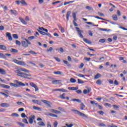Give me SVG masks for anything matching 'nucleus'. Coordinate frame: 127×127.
<instances>
[{"mask_svg": "<svg viewBox=\"0 0 127 127\" xmlns=\"http://www.w3.org/2000/svg\"><path fill=\"white\" fill-rule=\"evenodd\" d=\"M41 102H42L43 103H44V104H46L47 105V104L48 103H50V101H47V100H41Z\"/></svg>", "mask_w": 127, "mask_h": 127, "instance_id": "8fccbe9b", "label": "nucleus"}, {"mask_svg": "<svg viewBox=\"0 0 127 127\" xmlns=\"http://www.w3.org/2000/svg\"><path fill=\"white\" fill-rule=\"evenodd\" d=\"M0 49H1L2 50H6V47L4 46V45H0Z\"/></svg>", "mask_w": 127, "mask_h": 127, "instance_id": "5701e85b", "label": "nucleus"}, {"mask_svg": "<svg viewBox=\"0 0 127 127\" xmlns=\"http://www.w3.org/2000/svg\"><path fill=\"white\" fill-rule=\"evenodd\" d=\"M9 51L12 52V53H17V52H18V51H17L16 49L12 48L10 49Z\"/></svg>", "mask_w": 127, "mask_h": 127, "instance_id": "f3484780", "label": "nucleus"}, {"mask_svg": "<svg viewBox=\"0 0 127 127\" xmlns=\"http://www.w3.org/2000/svg\"><path fill=\"white\" fill-rule=\"evenodd\" d=\"M14 82L15 83H16V84H17V85H19V86H22V87L25 86V85L26 86H29V84L28 83H25V84H24L21 82L18 81V80H14Z\"/></svg>", "mask_w": 127, "mask_h": 127, "instance_id": "20e7f679", "label": "nucleus"}, {"mask_svg": "<svg viewBox=\"0 0 127 127\" xmlns=\"http://www.w3.org/2000/svg\"><path fill=\"white\" fill-rule=\"evenodd\" d=\"M99 126V127H106V125L104 123H100Z\"/></svg>", "mask_w": 127, "mask_h": 127, "instance_id": "13d9d810", "label": "nucleus"}, {"mask_svg": "<svg viewBox=\"0 0 127 127\" xmlns=\"http://www.w3.org/2000/svg\"><path fill=\"white\" fill-rule=\"evenodd\" d=\"M30 86H31V87H32L33 88H35L37 86L36 84H34V83L33 82H30Z\"/></svg>", "mask_w": 127, "mask_h": 127, "instance_id": "f704fd0d", "label": "nucleus"}, {"mask_svg": "<svg viewBox=\"0 0 127 127\" xmlns=\"http://www.w3.org/2000/svg\"><path fill=\"white\" fill-rule=\"evenodd\" d=\"M11 117H15L16 118H18V117H19V115H18V114L17 113H12Z\"/></svg>", "mask_w": 127, "mask_h": 127, "instance_id": "2f4dec72", "label": "nucleus"}, {"mask_svg": "<svg viewBox=\"0 0 127 127\" xmlns=\"http://www.w3.org/2000/svg\"><path fill=\"white\" fill-rule=\"evenodd\" d=\"M21 42H22V46H23V47H25V48L28 47V43H27V42L22 41Z\"/></svg>", "mask_w": 127, "mask_h": 127, "instance_id": "f8f14e48", "label": "nucleus"}, {"mask_svg": "<svg viewBox=\"0 0 127 127\" xmlns=\"http://www.w3.org/2000/svg\"><path fill=\"white\" fill-rule=\"evenodd\" d=\"M108 127H118V126H115L113 124H112V125H108Z\"/></svg>", "mask_w": 127, "mask_h": 127, "instance_id": "774afa93", "label": "nucleus"}, {"mask_svg": "<svg viewBox=\"0 0 127 127\" xmlns=\"http://www.w3.org/2000/svg\"><path fill=\"white\" fill-rule=\"evenodd\" d=\"M17 125H19L20 127H24V124L21 122H17Z\"/></svg>", "mask_w": 127, "mask_h": 127, "instance_id": "79ce46f5", "label": "nucleus"}, {"mask_svg": "<svg viewBox=\"0 0 127 127\" xmlns=\"http://www.w3.org/2000/svg\"><path fill=\"white\" fill-rule=\"evenodd\" d=\"M15 73L17 76L21 77V78H27V77H31V74H27L26 73L22 72L18 70L15 71Z\"/></svg>", "mask_w": 127, "mask_h": 127, "instance_id": "f257e3e1", "label": "nucleus"}, {"mask_svg": "<svg viewBox=\"0 0 127 127\" xmlns=\"http://www.w3.org/2000/svg\"><path fill=\"white\" fill-rule=\"evenodd\" d=\"M85 105H84V103H81L80 104V110H84L85 109Z\"/></svg>", "mask_w": 127, "mask_h": 127, "instance_id": "ea45409f", "label": "nucleus"}, {"mask_svg": "<svg viewBox=\"0 0 127 127\" xmlns=\"http://www.w3.org/2000/svg\"><path fill=\"white\" fill-rule=\"evenodd\" d=\"M54 58L55 59L56 61H57V62H61V60H60V59L56 57H54Z\"/></svg>", "mask_w": 127, "mask_h": 127, "instance_id": "3c124183", "label": "nucleus"}, {"mask_svg": "<svg viewBox=\"0 0 127 127\" xmlns=\"http://www.w3.org/2000/svg\"><path fill=\"white\" fill-rule=\"evenodd\" d=\"M70 82H71V83H76V80L74 78H70Z\"/></svg>", "mask_w": 127, "mask_h": 127, "instance_id": "09e8293b", "label": "nucleus"}, {"mask_svg": "<svg viewBox=\"0 0 127 127\" xmlns=\"http://www.w3.org/2000/svg\"><path fill=\"white\" fill-rule=\"evenodd\" d=\"M18 65H21L22 66H25L26 65V64L24 63V62L18 61Z\"/></svg>", "mask_w": 127, "mask_h": 127, "instance_id": "2eb2a0df", "label": "nucleus"}, {"mask_svg": "<svg viewBox=\"0 0 127 127\" xmlns=\"http://www.w3.org/2000/svg\"><path fill=\"white\" fill-rule=\"evenodd\" d=\"M60 30H61L62 33H64V32H65V29L63 27H60Z\"/></svg>", "mask_w": 127, "mask_h": 127, "instance_id": "a19ab883", "label": "nucleus"}, {"mask_svg": "<svg viewBox=\"0 0 127 127\" xmlns=\"http://www.w3.org/2000/svg\"><path fill=\"white\" fill-rule=\"evenodd\" d=\"M33 109L36 111H41V108L36 106H33Z\"/></svg>", "mask_w": 127, "mask_h": 127, "instance_id": "393cba45", "label": "nucleus"}, {"mask_svg": "<svg viewBox=\"0 0 127 127\" xmlns=\"http://www.w3.org/2000/svg\"><path fill=\"white\" fill-rule=\"evenodd\" d=\"M112 18L113 20H115V21H117V20H118V15H117V14H114L112 16Z\"/></svg>", "mask_w": 127, "mask_h": 127, "instance_id": "aec40b11", "label": "nucleus"}, {"mask_svg": "<svg viewBox=\"0 0 127 127\" xmlns=\"http://www.w3.org/2000/svg\"><path fill=\"white\" fill-rule=\"evenodd\" d=\"M47 116H50V117H53V118H58V116L52 113H50L49 115H47Z\"/></svg>", "mask_w": 127, "mask_h": 127, "instance_id": "cd10ccee", "label": "nucleus"}, {"mask_svg": "<svg viewBox=\"0 0 127 127\" xmlns=\"http://www.w3.org/2000/svg\"><path fill=\"white\" fill-rule=\"evenodd\" d=\"M15 42H16V44L17 45L20 46L21 43H20V42H19V41H18V40H16Z\"/></svg>", "mask_w": 127, "mask_h": 127, "instance_id": "69168bd1", "label": "nucleus"}, {"mask_svg": "<svg viewBox=\"0 0 127 127\" xmlns=\"http://www.w3.org/2000/svg\"><path fill=\"white\" fill-rule=\"evenodd\" d=\"M70 15H71V11H69L67 12L66 15L67 21L69 20V18L70 17Z\"/></svg>", "mask_w": 127, "mask_h": 127, "instance_id": "4468645a", "label": "nucleus"}, {"mask_svg": "<svg viewBox=\"0 0 127 127\" xmlns=\"http://www.w3.org/2000/svg\"><path fill=\"white\" fill-rule=\"evenodd\" d=\"M71 111L75 115H78V116H80V117H83V118H84V119H87L88 117H87V115H85L84 113H82V112L76 110L75 109H72Z\"/></svg>", "mask_w": 127, "mask_h": 127, "instance_id": "f03ea898", "label": "nucleus"}, {"mask_svg": "<svg viewBox=\"0 0 127 127\" xmlns=\"http://www.w3.org/2000/svg\"><path fill=\"white\" fill-rule=\"evenodd\" d=\"M20 2L21 4H23V5H27V3H26V2H25L24 0H20Z\"/></svg>", "mask_w": 127, "mask_h": 127, "instance_id": "c9c22d12", "label": "nucleus"}, {"mask_svg": "<svg viewBox=\"0 0 127 127\" xmlns=\"http://www.w3.org/2000/svg\"><path fill=\"white\" fill-rule=\"evenodd\" d=\"M22 122L25 124H28V122H27V120L26 119H23Z\"/></svg>", "mask_w": 127, "mask_h": 127, "instance_id": "680f3d73", "label": "nucleus"}, {"mask_svg": "<svg viewBox=\"0 0 127 127\" xmlns=\"http://www.w3.org/2000/svg\"><path fill=\"white\" fill-rule=\"evenodd\" d=\"M32 39H35V37L32 36L29 37L28 38V39H24L23 40H25V41H26L28 44H29V45H31V42H30V41L32 40Z\"/></svg>", "mask_w": 127, "mask_h": 127, "instance_id": "7ed1b4c3", "label": "nucleus"}, {"mask_svg": "<svg viewBox=\"0 0 127 127\" xmlns=\"http://www.w3.org/2000/svg\"><path fill=\"white\" fill-rule=\"evenodd\" d=\"M54 114H61V112L55 110L54 111Z\"/></svg>", "mask_w": 127, "mask_h": 127, "instance_id": "052dcab7", "label": "nucleus"}, {"mask_svg": "<svg viewBox=\"0 0 127 127\" xmlns=\"http://www.w3.org/2000/svg\"><path fill=\"white\" fill-rule=\"evenodd\" d=\"M75 92L77 94H82V90H76Z\"/></svg>", "mask_w": 127, "mask_h": 127, "instance_id": "0e129e2a", "label": "nucleus"}, {"mask_svg": "<svg viewBox=\"0 0 127 127\" xmlns=\"http://www.w3.org/2000/svg\"><path fill=\"white\" fill-rule=\"evenodd\" d=\"M0 74H1V75H5L6 72L4 69L0 68Z\"/></svg>", "mask_w": 127, "mask_h": 127, "instance_id": "dca6fc26", "label": "nucleus"}, {"mask_svg": "<svg viewBox=\"0 0 127 127\" xmlns=\"http://www.w3.org/2000/svg\"><path fill=\"white\" fill-rule=\"evenodd\" d=\"M63 62L64 63V64H65L68 67H71V64H69V62H68V61H65V60H63Z\"/></svg>", "mask_w": 127, "mask_h": 127, "instance_id": "4be33fe9", "label": "nucleus"}, {"mask_svg": "<svg viewBox=\"0 0 127 127\" xmlns=\"http://www.w3.org/2000/svg\"><path fill=\"white\" fill-rule=\"evenodd\" d=\"M76 31H77L78 35H79V37L80 38H84V36L82 34L81 32H83V31L80 30V28L78 27H76Z\"/></svg>", "mask_w": 127, "mask_h": 127, "instance_id": "423d86ee", "label": "nucleus"}, {"mask_svg": "<svg viewBox=\"0 0 127 127\" xmlns=\"http://www.w3.org/2000/svg\"><path fill=\"white\" fill-rule=\"evenodd\" d=\"M0 57H1V58H3V59H6V57H5V55H4L3 54L0 53Z\"/></svg>", "mask_w": 127, "mask_h": 127, "instance_id": "4c0bfd02", "label": "nucleus"}, {"mask_svg": "<svg viewBox=\"0 0 127 127\" xmlns=\"http://www.w3.org/2000/svg\"><path fill=\"white\" fill-rule=\"evenodd\" d=\"M61 82H62V81H61V80H55V79L52 81V83L54 85H58V84H61Z\"/></svg>", "mask_w": 127, "mask_h": 127, "instance_id": "0eeeda50", "label": "nucleus"}, {"mask_svg": "<svg viewBox=\"0 0 127 127\" xmlns=\"http://www.w3.org/2000/svg\"><path fill=\"white\" fill-rule=\"evenodd\" d=\"M84 60H86V61H90L91 60V58H87V57H85L84 58Z\"/></svg>", "mask_w": 127, "mask_h": 127, "instance_id": "bf43d9fd", "label": "nucleus"}, {"mask_svg": "<svg viewBox=\"0 0 127 127\" xmlns=\"http://www.w3.org/2000/svg\"><path fill=\"white\" fill-rule=\"evenodd\" d=\"M54 74L55 75H63V73L60 71H54Z\"/></svg>", "mask_w": 127, "mask_h": 127, "instance_id": "a211bd4d", "label": "nucleus"}, {"mask_svg": "<svg viewBox=\"0 0 127 127\" xmlns=\"http://www.w3.org/2000/svg\"><path fill=\"white\" fill-rule=\"evenodd\" d=\"M21 118H26V119H28V117L26 116L25 113H22L21 114Z\"/></svg>", "mask_w": 127, "mask_h": 127, "instance_id": "49530a36", "label": "nucleus"}, {"mask_svg": "<svg viewBox=\"0 0 127 127\" xmlns=\"http://www.w3.org/2000/svg\"><path fill=\"white\" fill-rule=\"evenodd\" d=\"M52 50H53V48L50 47L49 49L47 50V52H52Z\"/></svg>", "mask_w": 127, "mask_h": 127, "instance_id": "603ef678", "label": "nucleus"}, {"mask_svg": "<svg viewBox=\"0 0 127 127\" xmlns=\"http://www.w3.org/2000/svg\"><path fill=\"white\" fill-rule=\"evenodd\" d=\"M98 113L99 114V115H104V114H105V113L103 111H98Z\"/></svg>", "mask_w": 127, "mask_h": 127, "instance_id": "4d7b16f0", "label": "nucleus"}, {"mask_svg": "<svg viewBox=\"0 0 127 127\" xmlns=\"http://www.w3.org/2000/svg\"><path fill=\"white\" fill-rule=\"evenodd\" d=\"M65 126L67 127H73V124L68 125V124H66Z\"/></svg>", "mask_w": 127, "mask_h": 127, "instance_id": "338daca9", "label": "nucleus"}, {"mask_svg": "<svg viewBox=\"0 0 127 127\" xmlns=\"http://www.w3.org/2000/svg\"><path fill=\"white\" fill-rule=\"evenodd\" d=\"M6 37H7L8 40L11 41L12 40V37H11V34L9 32L6 33Z\"/></svg>", "mask_w": 127, "mask_h": 127, "instance_id": "6e6552de", "label": "nucleus"}, {"mask_svg": "<svg viewBox=\"0 0 127 127\" xmlns=\"http://www.w3.org/2000/svg\"><path fill=\"white\" fill-rule=\"evenodd\" d=\"M20 71H22V72H26V73H29V70L25 68H20Z\"/></svg>", "mask_w": 127, "mask_h": 127, "instance_id": "bb28decb", "label": "nucleus"}, {"mask_svg": "<svg viewBox=\"0 0 127 127\" xmlns=\"http://www.w3.org/2000/svg\"><path fill=\"white\" fill-rule=\"evenodd\" d=\"M73 2H75V1H68V2H64V5H67V4H69L70 3H73Z\"/></svg>", "mask_w": 127, "mask_h": 127, "instance_id": "a878e982", "label": "nucleus"}, {"mask_svg": "<svg viewBox=\"0 0 127 127\" xmlns=\"http://www.w3.org/2000/svg\"><path fill=\"white\" fill-rule=\"evenodd\" d=\"M65 93H64V94L61 95L60 96V98L61 99H62L63 100H65V99H66V98L65 97Z\"/></svg>", "mask_w": 127, "mask_h": 127, "instance_id": "c85d7f7f", "label": "nucleus"}, {"mask_svg": "<svg viewBox=\"0 0 127 127\" xmlns=\"http://www.w3.org/2000/svg\"><path fill=\"white\" fill-rule=\"evenodd\" d=\"M99 42H100L101 43H104V42H106V39H101Z\"/></svg>", "mask_w": 127, "mask_h": 127, "instance_id": "37998d69", "label": "nucleus"}, {"mask_svg": "<svg viewBox=\"0 0 127 127\" xmlns=\"http://www.w3.org/2000/svg\"><path fill=\"white\" fill-rule=\"evenodd\" d=\"M32 102L34 103V104H37L38 105H40L41 104V102H39L38 100H32Z\"/></svg>", "mask_w": 127, "mask_h": 127, "instance_id": "6ab92c4d", "label": "nucleus"}, {"mask_svg": "<svg viewBox=\"0 0 127 127\" xmlns=\"http://www.w3.org/2000/svg\"><path fill=\"white\" fill-rule=\"evenodd\" d=\"M44 28L43 27H39V29H37L38 32H40V31H43Z\"/></svg>", "mask_w": 127, "mask_h": 127, "instance_id": "864d4df0", "label": "nucleus"}, {"mask_svg": "<svg viewBox=\"0 0 127 127\" xmlns=\"http://www.w3.org/2000/svg\"><path fill=\"white\" fill-rule=\"evenodd\" d=\"M4 65H5V66H7V67H10L11 66V64L8 63L7 62H4Z\"/></svg>", "mask_w": 127, "mask_h": 127, "instance_id": "b1692460", "label": "nucleus"}, {"mask_svg": "<svg viewBox=\"0 0 127 127\" xmlns=\"http://www.w3.org/2000/svg\"><path fill=\"white\" fill-rule=\"evenodd\" d=\"M0 106L2 108H8L10 106L8 103H1Z\"/></svg>", "mask_w": 127, "mask_h": 127, "instance_id": "9d476101", "label": "nucleus"}, {"mask_svg": "<svg viewBox=\"0 0 127 127\" xmlns=\"http://www.w3.org/2000/svg\"><path fill=\"white\" fill-rule=\"evenodd\" d=\"M10 11H11V12L12 13V14H13L15 16L17 15V12H16L15 10H10Z\"/></svg>", "mask_w": 127, "mask_h": 127, "instance_id": "c756f323", "label": "nucleus"}, {"mask_svg": "<svg viewBox=\"0 0 127 127\" xmlns=\"http://www.w3.org/2000/svg\"><path fill=\"white\" fill-rule=\"evenodd\" d=\"M0 87H1V88H4V89H9L10 88V86H9V85H6L5 84L0 83Z\"/></svg>", "mask_w": 127, "mask_h": 127, "instance_id": "ddd939ff", "label": "nucleus"}, {"mask_svg": "<svg viewBox=\"0 0 127 127\" xmlns=\"http://www.w3.org/2000/svg\"><path fill=\"white\" fill-rule=\"evenodd\" d=\"M72 102H77V103H81L82 101L78 99H72Z\"/></svg>", "mask_w": 127, "mask_h": 127, "instance_id": "72a5a7b5", "label": "nucleus"}, {"mask_svg": "<svg viewBox=\"0 0 127 127\" xmlns=\"http://www.w3.org/2000/svg\"><path fill=\"white\" fill-rule=\"evenodd\" d=\"M90 92H91V88L88 87L87 89H84L83 90V94H84V95H87V94H89Z\"/></svg>", "mask_w": 127, "mask_h": 127, "instance_id": "9b49d317", "label": "nucleus"}, {"mask_svg": "<svg viewBox=\"0 0 127 127\" xmlns=\"http://www.w3.org/2000/svg\"><path fill=\"white\" fill-rule=\"evenodd\" d=\"M16 104L19 106H20V105H24V104H23L22 102H19V101L17 102Z\"/></svg>", "mask_w": 127, "mask_h": 127, "instance_id": "e2e57ef3", "label": "nucleus"}, {"mask_svg": "<svg viewBox=\"0 0 127 127\" xmlns=\"http://www.w3.org/2000/svg\"><path fill=\"white\" fill-rule=\"evenodd\" d=\"M77 81L78 84H84V81H82V80L80 79H78Z\"/></svg>", "mask_w": 127, "mask_h": 127, "instance_id": "c03bdc74", "label": "nucleus"}, {"mask_svg": "<svg viewBox=\"0 0 127 127\" xmlns=\"http://www.w3.org/2000/svg\"><path fill=\"white\" fill-rule=\"evenodd\" d=\"M85 23L87 24H89L90 25H93V26H98V25H94L92 22H86Z\"/></svg>", "mask_w": 127, "mask_h": 127, "instance_id": "7c9ffc66", "label": "nucleus"}, {"mask_svg": "<svg viewBox=\"0 0 127 127\" xmlns=\"http://www.w3.org/2000/svg\"><path fill=\"white\" fill-rule=\"evenodd\" d=\"M0 95H2L3 96H4L5 98H7L8 97V95H7L6 94L3 93V92H0Z\"/></svg>", "mask_w": 127, "mask_h": 127, "instance_id": "5fc2aeb1", "label": "nucleus"}, {"mask_svg": "<svg viewBox=\"0 0 127 127\" xmlns=\"http://www.w3.org/2000/svg\"><path fill=\"white\" fill-rule=\"evenodd\" d=\"M38 125L41 127H45V124L43 122H39L38 123Z\"/></svg>", "mask_w": 127, "mask_h": 127, "instance_id": "412c9836", "label": "nucleus"}, {"mask_svg": "<svg viewBox=\"0 0 127 127\" xmlns=\"http://www.w3.org/2000/svg\"><path fill=\"white\" fill-rule=\"evenodd\" d=\"M19 19L20 21L23 24H24V25H27V22L24 20L23 18L20 17H19Z\"/></svg>", "mask_w": 127, "mask_h": 127, "instance_id": "1a4fd4ad", "label": "nucleus"}, {"mask_svg": "<svg viewBox=\"0 0 127 127\" xmlns=\"http://www.w3.org/2000/svg\"><path fill=\"white\" fill-rule=\"evenodd\" d=\"M13 96H14V97H17L18 98H22V96H21L19 94H15L13 95Z\"/></svg>", "mask_w": 127, "mask_h": 127, "instance_id": "58836bf2", "label": "nucleus"}, {"mask_svg": "<svg viewBox=\"0 0 127 127\" xmlns=\"http://www.w3.org/2000/svg\"><path fill=\"white\" fill-rule=\"evenodd\" d=\"M58 126V122H55L54 123V127H57V126Z\"/></svg>", "mask_w": 127, "mask_h": 127, "instance_id": "6e6d98bb", "label": "nucleus"}, {"mask_svg": "<svg viewBox=\"0 0 127 127\" xmlns=\"http://www.w3.org/2000/svg\"><path fill=\"white\" fill-rule=\"evenodd\" d=\"M36 119L35 116L34 115H31L29 118V123L30 125H32L33 124V121H34Z\"/></svg>", "mask_w": 127, "mask_h": 127, "instance_id": "39448f33", "label": "nucleus"}, {"mask_svg": "<svg viewBox=\"0 0 127 127\" xmlns=\"http://www.w3.org/2000/svg\"><path fill=\"white\" fill-rule=\"evenodd\" d=\"M96 84H97V85H101V84H102V80L99 79L97 81H96Z\"/></svg>", "mask_w": 127, "mask_h": 127, "instance_id": "a18cd8bd", "label": "nucleus"}, {"mask_svg": "<svg viewBox=\"0 0 127 127\" xmlns=\"http://www.w3.org/2000/svg\"><path fill=\"white\" fill-rule=\"evenodd\" d=\"M83 41L85 42V43H88V44H90V41L87 39H83Z\"/></svg>", "mask_w": 127, "mask_h": 127, "instance_id": "de8ad7c7", "label": "nucleus"}, {"mask_svg": "<svg viewBox=\"0 0 127 127\" xmlns=\"http://www.w3.org/2000/svg\"><path fill=\"white\" fill-rule=\"evenodd\" d=\"M100 77H101V74L97 73L96 75H95L94 79H99Z\"/></svg>", "mask_w": 127, "mask_h": 127, "instance_id": "473e14b6", "label": "nucleus"}, {"mask_svg": "<svg viewBox=\"0 0 127 127\" xmlns=\"http://www.w3.org/2000/svg\"><path fill=\"white\" fill-rule=\"evenodd\" d=\"M13 38L14 39H18V36L16 34H14L12 35Z\"/></svg>", "mask_w": 127, "mask_h": 127, "instance_id": "e433bc0d", "label": "nucleus"}]
</instances>
